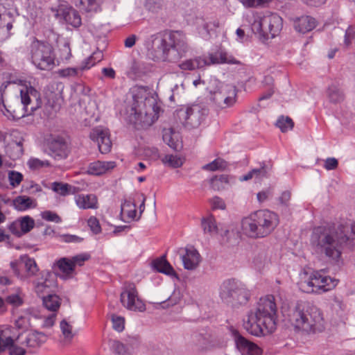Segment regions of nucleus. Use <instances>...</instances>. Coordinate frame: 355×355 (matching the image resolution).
Instances as JSON below:
<instances>
[{
	"instance_id": "nucleus-60",
	"label": "nucleus",
	"mask_w": 355,
	"mask_h": 355,
	"mask_svg": "<svg viewBox=\"0 0 355 355\" xmlns=\"http://www.w3.org/2000/svg\"><path fill=\"white\" fill-rule=\"evenodd\" d=\"M210 204L213 209H225L226 207L224 200L218 196L212 198L210 200Z\"/></svg>"
},
{
	"instance_id": "nucleus-29",
	"label": "nucleus",
	"mask_w": 355,
	"mask_h": 355,
	"mask_svg": "<svg viewBox=\"0 0 355 355\" xmlns=\"http://www.w3.org/2000/svg\"><path fill=\"white\" fill-rule=\"evenodd\" d=\"M293 26L296 31L306 33L316 26V21L311 16L303 15L293 19Z\"/></svg>"
},
{
	"instance_id": "nucleus-4",
	"label": "nucleus",
	"mask_w": 355,
	"mask_h": 355,
	"mask_svg": "<svg viewBox=\"0 0 355 355\" xmlns=\"http://www.w3.org/2000/svg\"><path fill=\"white\" fill-rule=\"evenodd\" d=\"M58 46V53L53 45L46 40L34 38L31 44L30 51L32 64L35 67L59 66L65 64L71 55L69 42L64 37L53 33Z\"/></svg>"
},
{
	"instance_id": "nucleus-55",
	"label": "nucleus",
	"mask_w": 355,
	"mask_h": 355,
	"mask_svg": "<svg viewBox=\"0 0 355 355\" xmlns=\"http://www.w3.org/2000/svg\"><path fill=\"white\" fill-rule=\"evenodd\" d=\"M41 216L42 219L50 221L55 222L56 223H60L62 222L61 218L55 212L51 211H44L41 213Z\"/></svg>"
},
{
	"instance_id": "nucleus-56",
	"label": "nucleus",
	"mask_w": 355,
	"mask_h": 355,
	"mask_svg": "<svg viewBox=\"0 0 355 355\" xmlns=\"http://www.w3.org/2000/svg\"><path fill=\"white\" fill-rule=\"evenodd\" d=\"M112 327L116 331L121 332L124 329L125 320L123 317L112 315Z\"/></svg>"
},
{
	"instance_id": "nucleus-31",
	"label": "nucleus",
	"mask_w": 355,
	"mask_h": 355,
	"mask_svg": "<svg viewBox=\"0 0 355 355\" xmlns=\"http://www.w3.org/2000/svg\"><path fill=\"white\" fill-rule=\"evenodd\" d=\"M15 17L10 10L0 3V29L6 28L9 32L12 28Z\"/></svg>"
},
{
	"instance_id": "nucleus-24",
	"label": "nucleus",
	"mask_w": 355,
	"mask_h": 355,
	"mask_svg": "<svg viewBox=\"0 0 355 355\" xmlns=\"http://www.w3.org/2000/svg\"><path fill=\"white\" fill-rule=\"evenodd\" d=\"M35 220L29 216H25L13 221L8 225L10 232L17 237L31 232L35 227Z\"/></svg>"
},
{
	"instance_id": "nucleus-40",
	"label": "nucleus",
	"mask_w": 355,
	"mask_h": 355,
	"mask_svg": "<svg viewBox=\"0 0 355 355\" xmlns=\"http://www.w3.org/2000/svg\"><path fill=\"white\" fill-rule=\"evenodd\" d=\"M162 162L164 164L175 168L181 167L183 165L184 159L176 155H166L162 159Z\"/></svg>"
},
{
	"instance_id": "nucleus-6",
	"label": "nucleus",
	"mask_w": 355,
	"mask_h": 355,
	"mask_svg": "<svg viewBox=\"0 0 355 355\" xmlns=\"http://www.w3.org/2000/svg\"><path fill=\"white\" fill-rule=\"evenodd\" d=\"M21 105L15 102L10 105H6L3 101L4 111L3 114L8 119L17 120L24 116L33 114L40 108L42 102L40 92L33 87L22 85L19 89Z\"/></svg>"
},
{
	"instance_id": "nucleus-51",
	"label": "nucleus",
	"mask_w": 355,
	"mask_h": 355,
	"mask_svg": "<svg viewBox=\"0 0 355 355\" xmlns=\"http://www.w3.org/2000/svg\"><path fill=\"white\" fill-rule=\"evenodd\" d=\"M8 180L12 188L18 187L23 180V175L16 171H10L8 174Z\"/></svg>"
},
{
	"instance_id": "nucleus-2",
	"label": "nucleus",
	"mask_w": 355,
	"mask_h": 355,
	"mask_svg": "<svg viewBox=\"0 0 355 355\" xmlns=\"http://www.w3.org/2000/svg\"><path fill=\"white\" fill-rule=\"evenodd\" d=\"M148 57L155 62H175L187 51L185 36L179 31H164L151 35L146 42Z\"/></svg>"
},
{
	"instance_id": "nucleus-28",
	"label": "nucleus",
	"mask_w": 355,
	"mask_h": 355,
	"mask_svg": "<svg viewBox=\"0 0 355 355\" xmlns=\"http://www.w3.org/2000/svg\"><path fill=\"white\" fill-rule=\"evenodd\" d=\"M116 164L114 161H96L89 164L87 173L94 175H101L114 169Z\"/></svg>"
},
{
	"instance_id": "nucleus-62",
	"label": "nucleus",
	"mask_w": 355,
	"mask_h": 355,
	"mask_svg": "<svg viewBox=\"0 0 355 355\" xmlns=\"http://www.w3.org/2000/svg\"><path fill=\"white\" fill-rule=\"evenodd\" d=\"M78 68H64L60 69L58 73L60 77H69L76 76L78 73Z\"/></svg>"
},
{
	"instance_id": "nucleus-48",
	"label": "nucleus",
	"mask_w": 355,
	"mask_h": 355,
	"mask_svg": "<svg viewBox=\"0 0 355 355\" xmlns=\"http://www.w3.org/2000/svg\"><path fill=\"white\" fill-rule=\"evenodd\" d=\"M272 0H239V1L246 8H263L269 4Z\"/></svg>"
},
{
	"instance_id": "nucleus-46",
	"label": "nucleus",
	"mask_w": 355,
	"mask_h": 355,
	"mask_svg": "<svg viewBox=\"0 0 355 355\" xmlns=\"http://www.w3.org/2000/svg\"><path fill=\"white\" fill-rule=\"evenodd\" d=\"M60 330L64 338L67 340H71L76 333L73 330V327L66 320H63L60 324Z\"/></svg>"
},
{
	"instance_id": "nucleus-17",
	"label": "nucleus",
	"mask_w": 355,
	"mask_h": 355,
	"mask_svg": "<svg viewBox=\"0 0 355 355\" xmlns=\"http://www.w3.org/2000/svg\"><path fill=\"white\" fill-rule=\"evenodd\" d=\"M265 320L267 322L270 320L276 329L277 326V306L275 297L272 295H267L260 299L256 312L254 313Z\"/></svg>"
},
{
	"instance_id": "nucleus-14",
	"label": "nucleus",
	"mask_w": 355,
	"mask_h": 355,
	"mask_svg": "<svg viewBox=\"0 0 355 355\" xmlns=\"http://www.w3.org/2000/svg\"><path fill=\"white\" fill-rule=\"evenodd\" d=\"M89 257L87 254H79L71 258L62 257L56 261L55 265L64 279H71L76 275V267L83 266Z\"/></svg>"
},
{
	"instance_id": "nucleus-54",
	"label": "nucleus",
	"mask_w": 355,
	"mask_h": 355,
	"mask_svg": "<svg viewBox=\"0 0 355 355\" xmlns=\"http://www.w3.org/2000/svg\"><path fill=\"white\" fill-rule=\"evenodd\" d=\"M103 54L102 51L94 52L89 57L86 62V67H94L103 60Z\"/></svg>"
},
{
	"instance_id": "nucleus-13",
	"label": "nucleus",
	"mask_w": 355,
	"mask_h": 355,
	"mask_svg": "<svg viewBox=\"0 0 355 355\" xmlns=\"http://www.w3.org/2000/svg\"><path fill=\"white\" fill-rule=\"evenodd\" d=\"M187 67H205L211 64H241L231 55L224 51H218L207 56L198 57L187 62Z\"/></svg>"
},
{
	"instance_id": "nucleus-7",
	"label": "nucleus",
	"mask_w": 355,
	"mask_h": 355,
	"mask_svg": "<svg viewBox=\"0 0 355 355\" xmlns=\"http://www.w3.org/2000/svg\"><path fill=\"white\" fill-rule=\"evenodd\" d=\"M339 280L326 274L325 270H303L299 275L297 286L306 293L321 295L334 289Z\"/></svg>"
},
{
	"instance_id": "nucleus-26",
	"label": "nucleus",
	"mask_w": 355,
	"mask_h": 355,
	"mask_svg": "<svg viewBox=\"0 0 355 355\" xmlns=\"http://www.w3.org/2000/svg\"><path fill=\"white\" fill-rule=\"evenodd\" d=\"M46 340V336L40 332L21 334L18 336V342H20V345L32 348L40 346Z\"/></svg>"
},
{
	"instance_id": "nucleus-43",
	"label": "nucleus",
	"mask_w": 355,
	"mask_h": 355,
	"mask_svg": "<svg viewBox=\"0 0 355 355\" xmlns=\"http://www.w3.org/2000/svg\"><path fill=\"white\" fill-rule=\"evenodd\" d=\"M27 165L30 169L34 171L51 166L49 160H41L36 157H31L27 162Z\"/></svg>"
},
{
	"instance_id": "nucleus-27",
	"label": "nucleus",
	"mask_w": 355,
	"mask_h": 355,
	"mask_svg": "<svg viewBox=\"0 0 355 355\" xmlns=\"http://www.w3.org/2000/svg\"><path fill=\"white\" fill-rule=\"evenodd\" d=\"M196 25L201 37L208 40L219 27V21L218 20L205 21L204 19L199 17L196 18Z\"/></svg>"
},
{
	"instance_id": "nucleus-12",
	"label": "nucleus",
	"mask_w": 355,
	"mask_h": 355,
	"mask_svg": "<svg viewBox=\"0 0 355 355\" xmlns=\"http://www.w3.org/2000/svg\"><path fill=\"white\" fill-rule=\"evenodd\" d=\"M54 17L60 21L79 27L81 24V17L78 12L73 8L67 1H58L57 3L51 7Z\"/></svg>"
},
{
	"instance_id": "nucleus-44",
	"label": "nucleus",
	"mask_w": 355,
	"mask_h": 355,
	"mask_svg": "<svg viewBox=\"0 0 355 355\" xmlns=\"http://www.w3.org/2000/svg\"><path fill=\"white\" fill-rule=\"evenodd\" d=\"M327 96L332 103H339L343 100V94L337 85H332L329 87Z\"/></svg>"
},
{
	"instance_id": "nucleus-61",
	"label": "nucleus",
	"mask_w": 355,
	"mask_h": 355,
	"mask_svg": "<svg viewBox=\"0 0 355 355\" xmlns=\"http://www.w3.org/2000/svg\"><path fill=\"white\" fill-rule=\"evenodd\" d=\"M61 241L65 243H80L83 239L73 234H64L61 236Z\"/></svg>"
},
{
	"instance_id": "nucleus-45",
	"label": "nucleus",
	"mask_w": 355,
	"mask_h": 355,
	"mask_svg": "<svg viewBox=\"0 0 355 355\" xmlns=\"http://www.w3.org/2000/svg\"><path fill=\"white\" fill-rule=\"evenodd\" d=\"M276 125L282 132H286L293 128L294 122L292 119L288 116H281L277 120Z\"/></svg>"
},
{
	"instance_id": "nucleus-53",
	"label": "nucleus",
	"mask_w": 355,
	"mask_h": 355,
	"mask_svg": "<svg viewBox=\"0 0 355 355\" xmlns=\"http://www.w3.org/2000/svg\"><path fill=\"white\" fill-rule=\"evenodd\" d=\"M87 225L90 230L95 234H98L101 232V227L98 219L96 216H91L87 220Z\"/></svg>"
},
{
	"instance_id": "nucleus-33",
	"label": "nucleus",
	"mask_w": 355,
	"mask_h": 355,
	"mask_svg": "<svg viewBox=\"0 0 355 355\" xmlns=\"http://www.w3.org/2000/svg\"><path fill=\"white\" fill-rule=\"evenodd\" d=\"M13 205L19 211H25L31 207H35L36 203L33 198L28 196H20L13 200Z\"/></svg>"
},
{
	"instance_id": "nucleus-37",
	"label": "nucleus",
	"mask_w": 355,
	"mask_h": 355,
	"mask_svg": "<svg viewBox=\"0 0 355 355\" xmlns=\"http://www.w3.org/2000/svg\"><path fill=\"white\" fill-rule=\"evenodd\" d=\"M43 304L51 311H57L60 306V299L56 295L49 294L46 297L42 296Z\"/></svg>"
},
{
	"instance_id": "nucleus-39",
	"label": "nucleus",
	"mask_w": 355,
	"mask_h": 355,
	"mask_svg": "<svg viewBox=\"0 0 355 355\" xmlns=\"http://www.w3.org/2000/svg\"><path fill=\"white\" fill-rule=\"evenodd\" d=\"M201 224L205 233L213 234L218 232V227L213 215H209L207 218H203Z\"/></svg>"
},
{
	"instance_id": "nucleus-32",
	"label": "nucleus",
	"mask_w": 355,
	"mask_h": 355,
	"mask_svg": "<svg viewBox=\"0 0 355 355\" xmlns=\"http://www.w3.org/2000/svg\"><path fill=\"white\" fill-rule=\"evenodd\" d=\"M268 171L269 168L265 164H262L259 168H254L251 170L247 174L241 176L239 180L241 182L248 181L253 178L260 180L264 178L268 177Z\"/></svg>"
},
{
	"instance_id": "nucleus-23",
	"label": "nucleus",
	"mask_w": 355,
	"mask_h": 355,
	"mask_svg": "<svg viewBox=\"0 0 355 355\" xmlns=\"http://www.w3.org/2000/svg\"><path fill=\"white\" fill-rule=\"evenodd\" d=\"M145 198H143L141 203L139 205V214L137 215V205L135 201L131 198L125 200L121 207L122 220L125 223L138 220L145 209Z\"/></svg>"
},
{
	"instance_id": "nucleus-21",
	"label": "nucleus",
	"mask_w": 355,
	"mask_h": 355,
	"mask_svg": "<svg viewBox=\"0 0 355 355\" xmlns=\"http://www.w3.org/2000/svg\"><path fill=\"white\" fill-rule=\"evenodd\" d=\"M49 155L57 160L66 159L69 153V148L65 140L60 137H51L46 140Z\"/></svg>"
},
{
	"instance_id": "nucleus-8",
	"label": "nucleus",
	"mask_w": 355,
	"mask_h": 355,
	"mask_svg": "<svg viewBox=\"0 0 355 355\" xmlns=\"http://www.w3.org/2000/svg\"><path fill=\"white\" fill-rule=\"evenodd\" d=\"M283 26L282 18L276 13L257 12L251 24L252 31L261 38L268 40L277 35Z\"/></svg>"
},
{
	"instance_id": "nucleus-47",
	"label": "nucleus",
	"mask_w": 355,
	"mask_h": 355,
	"mask_svg": "<svg viewBox=\"0 0 355 355\" xmlns=\"http://www.w3.org/2000/svg\"><path fill=\"white\" fill-rule=\"evenodd\" d=\"M227 166V162L221 159L217 158L209 164L202 166V169L210 171H215L217 170H223Z\"/></svg>"
},
{
	"instance_id": "nucleus-25",
	"label": "nucleus",
	"mask_w": 355,
	"mask_h": 355,
	"mask_svg": "<svg viewBox=\"0 0 355 355\" xmlns=\"http://www.w3.org/2000/svg\"><path fill=\"white\" fill-rule=\"evenodd\" d=\"M64 85L62 83L53 82L44 89V97L46 99L47 105L53 108L55 103L62 96Z\"/></svg>"
},
{
	"instance_id": "nucleus-11",
	"label": "nucleus",
	"mask_w": 355,
	"mask_h": 355,
	"mask_svg": "<svg viewBox=\"0 0 355 355\" xmlns=\"http://www.w3.org/2000/svg\"><path fill=\"white\" fill-rule=\"evenodd\" d=\"M176 115L182 125L188 129L199 127L205 117V110L199 105H194L177 111Z\"/></svg>"
},
{
	"instance_id": "nucleus-22",
	"label": "nucleus",
	"mask_w": 355,
	"mask_h": 355,
	"mask_svg": "<svg viewBox=\"0 0 355 355\" xmlns=\"http://www.w3.org/2000/svg\"><path fill=\"white\" fill-rule=\"evenodd\" d=\"M89 138L97 143L99 151L101 153L105 154L111 150L112 141L107 129L96 127L90 132Z\"/></svg>"
},
{
	"instance_id": "nucleus-35",
	"label": "nucleus",
	"mask_w": 355,
	"mask_h": 355,
	"mask_svg": "<svg viewBox=\"0 0 355 355\" xmlns=\"http://www.w3.org/2000/svg\"><path fill=\"white\" fill-rule=\"evenodd\" d=\"M211 188L214 191H222L227 188L230 184L229 178L226 175L214 176L210 181Z\"/></svg>"
},
{
	"instance_id": "nucleus-36",
	"label": "nucleus",
	"mask_w": 355,
	"mask_h": 355,
	"mask_svg": "<svg viewBox=\"0 0 355 355\" xmlns=\"http://www.w3.org/2000/svg\"><path fill=\"white\" fill-rule=\"evenodd\" d=\"M7 153L9 157L15 160L20 158L24 154L23 141L12 142L8 144Z\"/></svg>"
},
{
	"instance_id": "nucleus-3",
	"label": "nucleus",
	"mask_w": 355,
	"mask_h": 355,
	"mask_svg": "<svg viewBox=\"0 0 355 355\" xmlns=\"http://www.w3.org/2000/svg\"><path fill=\"white\" fill-rule=\"evenodd\" d=\"M146 95V90L138 86L132 87L127 95V118L137 129L151 126L159 118L160 107L155 99Z\"/></svg>"
},
{
	"instance_id": "nucleus-16",
	"label": "nucleus",
	"mask_w": 355,
	"mask_h": 355,
	"mask_svg": "<svg viewBox=\"0 0 355 355\" xmlns=\"http://www.w3.org/2000/svg\"><path fill=\"white\" fill-rule=\"evenodd\" d=\"M120 300L122 305L130 311L143 312L146 304L138 295V291L133 284L125 286L121 293Z\"/></svg>"
},
{
	"instance_id": "nucleus-20",
	"label": "nucleus",
	"mask_w": 355,
	"mask_h": 355,
	"mask_svg": "<svg viewBox=\"0 0 355 355\" xmlns=\"http://www.w3.org/2000/svg\"><path fill=\"white\" fill-rule=\"evenodd\" d=\"M176 252L180 256L183 266L186 270H195L201 261V256L200 253L192 245L180 248L177 250Z\"/></svg>"
},
{
	"instance_id": "nucleus-30",
	"label": "nucleus",
	"mask_w": 355,
	"mask_h": 355,
	"mask_svg": "<svg viewBox=\"0 0 355 355\" xmlns=\"http://www.w3.org/2000/svg\"><path fill=\"white\" fill-rule=\"evenodd\" d=\"M77 207L81 209H96L98 208V201L94 194H79L75 197Z\"/></svg>"
},
{
	"instance_id": "nucleus-18",
	"label": "nucleus",
	"mask_w": 355,
	"mask_h": 355,
	"mask_svg": "<svg viewBox=\"0 0 355 355\" xmlns=\"http://www.w3.org/2000/svg\"><path fill=\"white\" fill-rule=\"evenodd\" d=\"M308 306L304 303H297L288 314V321L295 330L304 332L305 328H309L306 323Z\"/></svg>"
},
{
	"instance_id": "nucleus-59",
	"label": "nucleus",
	"mask_w": 355,
	"mask_h": 355,
	"mask_svg": "<svg viewBox=\"0 0 355 355\" xmlns=\"http://www.w3.org/2000/svg\"><path fill=\"white\" fill-rule=\"evenodd\" d=\"M6 301L14 306H19L23 304V299L19 293L11 294L7 296Z\"/></svg>"
},
{
	"instance_id": "nucleus-52",
	"label": "nucleus",
	"mask_w": 355,
	"mask_h": 355,
	"mask_svg": "<svg viewBox=\"0 0 355 355\" xmlns=\"http://www.w3.org/2000/svg\"><path fill=\"white\" fill-rule=\"evenodd\" d=\"M12 338L9 336L8 331L6 330H0V352L8 349Z\"/></svg>"
},
{
	"instance_id": "nucleus-9",
	"label": "nucleus",
	"mask_w": 355,
	"mask_h": 355,
	"mask_svg": "<svg viewBox=\"0 0 355 355\" xmlns=\"http://www.w3.org/2000/svg\"><path fill=\"white\" fill-rule=\"evenodd\" d=\"M219 294L223 301L233 305L245 304L250 297V292L245 286L234 279L224 281Z\"/></svg>"
},
{
	"instance_id": "nucleus-15",
	"label": "nucleus",
	"mask_w": 355,
	"mask_h": 355,
	"mask_svg": "<svg viewBox=\"0 0 355 355\" xmlns=\"http://www.w3.org/2000/svg\"><path fill=\"white\" fill-rule=\"evenodd\" d=\"M244 328L250 334L255 336H263L272 334L275 329L273 328L271 321L267 322L261 319L255 313H251L248 315L247 321L244 322Z\"/></svg>"
},
{
	"instance_id": "nucleus-38",
	"label": "nucleus",
	"mask_w": 355,
	"mask_h": 355,
	"mask_svg": "<svg viewBox=\"0 0 355 355\" xmlns=\"http://www.w3.org/2000/svg\"><path fill=\"white\" fill-rule=\"evenodd\" d=\"M19 263L25 268L29 276L35 275L39 270L35 259L27 256L21 257Z\"/></svg>"
},
{
	"instance_id": "nucleus-58",
	"label": "nucleus",
	"mask_w": 355,
	"mask_h": 355,
	"mask_svg": "<svg viewBox=\"0 0 355 355\" xmlns=\"http://www.w3.org/2000/svg\"><path fill=\"white\" fill-rule=\"evenodd\" d=\"M262 349L255 343L250 342L243 355H261Z\"/></svg>"
},
{
	"instance_id": "nucleus-10",
	"label": "nucleus",
	"mask_w": 355,
	"mask_h": 355,
	"mask_svg": "<svg viewBox=\"0 0 355 355\" xmlns=\"http://www.w3.org/2000/svg\"><path fill=\"white\" fill-rule=\"evenodd\" d=\"M214 85V88L209 89L211 101L221 109L233 106L236 101V87L218 81H215Z\"/></svg>"
},
{
	"instance_id": "nucleus-63",
	"label": "nucleus",
	"mask_w": 355,
	"mask_h": 355,
	"mask_svg": "<svg viewBox=\"0 0 355 355\" xmlns=\"http://www.w3.org/2000/svg\"><path fill=\"white\" fill-rule=\"evenodd\" d=\"M112 347L118 355H123L126 352L125 345L117 340L113 341Z\"/></svg>"
},
{
	"instance_id": "nucleus-49",
	"label": "nucleus",
	"mask_w": 355,
	"mask_h": 355,
	"mask_svg": "<svg viewBox=\"0 0 355 355\" xmlns=\"http://www.w3.org/2000/svg\"><path fill=\"white\" fill-rule=\"evenodd\" d=\"M8 350L10 355H25L26 354L25 346L20 345V342H18V336L12 340Z\"/></svg>"
},
{
	"instance_id": "nucleus-34",
	"label": "nucleus",
	"mask_w": 355,
	"mask_h": 355,
	"mask_svg": "<svg viewBox=\"0 0 355 355\" xmlns=\"http://www.w3.org/2000/svg\"><path fill=\"white\" fill-rule=\"evenodd\" d=\"M153 266V268L159 272L168 275L175 274L174 269L164 257L154 260Z\"/></svg>"
},
{
	"instance_id": "nucleus-50",
	"label": "nucleus",
	"mask_w": 355,
	"mask_h": 355,
	"mask_svg": "<svg viewBox=\"0 0 355 355\" xmlns=\"http://www.w3.org/2000/svg\"><path fill=\"white\" fill-rule=\"evenodd\" d=\"M71 186L62 182H55L52 183V189L57 193L65 196L70 193Z\"/></svg>"
},
{
	"instance_id": "nucleus-42",
	"label": "nucleus",
	"mask_w": 355,
	"mask_h": 355,
	"mask_svg": "<svg viewBox=\"0 0 355 355\" xmlns=\"http://www.w3.org/2000/svg\"><path fill=\"white\" fill-rule=\"evenodd\" d=\"M232 334L234 337L236 348L243 354L251 341L242 336L236 329L232 330Z\"/></svg>"
},
{
	"instance_id": "nucleus-1",
	"label": "nucleus",
	"mask_w": 355,
	"mask_h": 355,
	"mask_svg": "<svg viewBox=\"0 0 355 355\" xmlns=\"http://www.w3.org/2000/svg\"><path fill=\"white\" fill-rule=\"evenodd\" d=\"M349 240H355V221L341 219L315 227L310 243L318 254L324 255L329 261H341L343 245Z\"/></svg>"
},
{
	"instance_id": "nucleus-5",
	"label": "nucleus",
	"mask_w": 355,
	"mask_h": 355,
	"mask_svg": "<svg viewBox=\"0 0 355 355\" xmlns=\"http://www.w3.org/2000/svg\"><path fill=\"white\" fill-rule=\"evenodd\" d=\"M278 215L269 209L252 211L241 220V230L251 239H262L269 236L278 226Z\"/></svg>"
},
{
	"instance_id": "nucleus-19",
	"label": "nucleus",
	"mask_w": 355,
	"mask_h": 355,
	"mask_svg": "<svg viewBox=\"0 0 355 355\" xmlns=\"http://www.w3.org/2000/svg\"><path fill=\"white\" fill-rule=\"evenodd\" d=\"M306 323L309 328H305L304 333L315 334L324 329L325 320L322 311L316 306H309Z\"/></svg>"
},
{
	"instance_id": "nucleus-57",
	"label": "nucleus",
	"mask_w": 355,
	"mask_h": 355,
	"mask_svg": "<svg viewBox=\"0 0 355 355\" xmlns=\"http://www.w3.org/2000/svg\"><path fill=\"white\" fill-rule=\"evenodd\" d=\"M35 290L39 295L49 293L50 292V285L49 284V281L46 279L43 282L37 283L35 286Z\"/></svg>"
},
{
	"instance_id": "nucleus-41",
	"label": "nucleus",
	"mask_w": 355,
	"mask_h": 355,
	"mask_svg": "<svg viewBox=\"0 0 355 355\" xmlns=\"http://www.w3.org/2000/svg\"><path fill=\"white\" fill-rule=\"evenodd\" d=\"M101 0H80L81 10L85 12H96L100 10Z\"/></svg>"
},
{
	"instance_id": "nucleus-64",
	"label": "nucleus",
	"mask_w": 355,
	"mask_h": 355,
	"mask_svg": "<svg viewBox=\"0 0 355 355\" xmlns=\"http://www.w3.org/2000/svg\"><path fill=\"white\" fill-rule=\"evenodd\" d=\"M338 165V160L334 157H329L324 162V167L327 170H334L337 168Z\"/></svg>"
}]
</instances>
